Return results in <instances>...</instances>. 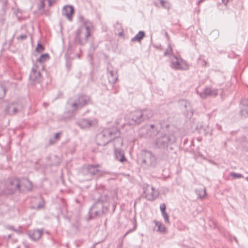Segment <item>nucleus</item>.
<instances>
[{
    "mask_svg": "<svg viewBox=\"0 0 248 248\" xmlns=\"http://www.w3.org/2000/svg\"><path fill=\"white\" fill-rule=\"evenodd\" d=\"M117 194L115 191H106L100 195L99 198L90 208V217L93 218L106 216L109 212L111 204V214H113L116 207V202H114Z\"/></svg>",
    "mask_w": 248,
    "mask_h": 248,
    "instance_id": "nucleus-1",
    "label": "nucleus"
},
{
    "mask_svg": "<svg viewBox=\"0 0 248 248\" xmlns=\"http://www.w3.org/2000/svg\"><path fill=\"white\" fill-rule=\"evenodd\" d=\"M176 137L172 132L161 133L156 138L154 144L156 147L168 155L174 150V145L176 141Z\"/></svg>",
    "mask_w": 248,
    "mask_h": 248,
    "instance_id": "nucleus-2",
    "label": "nucleus"
},
{
    "mask_svg": "<svg viewBox=\"0 0 248 248\" xmlns=\"http://www.w3.org/2000/svg\"><path fill=\"white\" fill-rule=\"evenodd\" d=\"M90 35V26L87 22H84L83 26L78 28L76 31L75 42L81 46L84 45L87 42Z\"/></svg>",
    "mask_w": 248,
    "mask_h": 248,
    "instance_id": "nucleus-3",
    "label": "nucleus"
},
{
    "mask_svg": "<svg viewBox=\"0 0 248 248\" xmlns=\"http://www.w3.org/2000/svg\"><path fill=\"white\" fill-rule=\"evenodd\" d=\"M138 162L142 166L155 167L156 163V158L153 153L146 150H142L138 156Z\"/></svg>",
    "mask_w": 248,
    "mask_h": 248,
    "instance_id": "nucleus-4",
    "label": "nucleus"
},
{
    "mask_svg": "<svg viewBox=\"0 0 248 248\" xmlns=\"http://www.w3.org/2000/svg\"><path fill=\"white\" fill-rule=\"evenodd\" d=\"M113 127L104 129L96 137V142L98 146H105L112 141Z\"/></svg>",
    "mask_w": 248,
    "mask_h": 248,
    "instance_id": "nucleus-5",
    "label": "nucleus"
},
{
    "mask_svg": "<svg viewBox=\"0 0 248 248\" xmlns=\"http://www.w3.org/2000/svg\"><path fill=\"white\" fill-rule=\"evenodd\" d=\"M19 178H9L5 184V192L8 195H14L19 193Z\"/></svg>",
    "mask_w": 248,
    "mask_h": 248,
    "instance_id": "nucleus-6",
    "label": "nucleus"
},
{
    "mask_svg": "<svg viewBox=\"0 0 248 248\" xmlns=\"http://www.w3.org/2000/svg\"><path fill=\"white\" fill-rule=\"evenodd\" d=\"M99 164H88L82 167L81 172L84 176H94L102 175L103 171L99 169Z\"/></svg>",
    "mask_w": 248,
    "mask_h": 248,
    "instance_id": "nucleus-7",
    "label": "nucleus"
},
{
    "mask_svg": "<svg viewBox=\"0 0 248 248\" xmlns=\"http://www.w3.org/2000/svg\"><path fill=\"white\" fill-rule=\"evenodd\" d=\"M143 193L145 195V198L149 201H153L159 195V192L155 190L153 186H150L147 185L144 186L143 187Z\"/></svg>",
    "mask_w": 248,
    "mask_h": 248,
    "instance_id": "nucleus-8",
    "label": "nucleus"
},
{
    "mask_svg": "<svg viewBox=\"0 0 248 248\" xmlns=\"http://www.w3.org/2000/svg\"><path fill=\"white\" fill-rule=\"evenodd\" d=\"M77 123L81 128L88 129L91 127L96 126L98 124V121L95 119L83 118L79 120Z\"/></svg>",
    "mask_w": 248,
    "mask_h": 248,
    "instance_id": "nucleus-9",
    "label": "nucleus"
},
{
    "mask_svg": "<svg viewBox=\"0 0 248 248\" xmlns=\"http://www.w3.org/2000/svg\"><path fill=\"white\" fill-rule=\"evenodd\" d=\"M19 193H27L31 191L32 184L28 179L25 178H19Z\"/></svg>",
    "mask_w": 248,
    "mask_h": 248,
    "instance_id": "nucleus-10",
    "label": "nucleus"
},
{
    "mask_svg": "<svg viewBox=\"0 0 248 248\" xmlns=\"http://www.w3.org/2000/svg\"><path fill=\"white\" fill-rule=\"evenodd\" d=\"M112 134V141H114V149H119L123 145V139L120 137V130L117 127H113Z\"/></svg>",
    "mask_w": 248,
    "mask_h": 248,
    "instance_id": "nucleus-11",
    "label": "nucleus"
},
{
    "mask_svg": "<svg viewBox=\"0 0 248 248\" xmlns=\"http://www.w3.org/2000/svg\"><path fill=\"white\" fill-rule=\"evenodd\" d=\"M107 69L108 71V78L109 83L114 84L118 79V75L116 71L114 70L111 64L108 63Z\"/></svg>",
    "mask_w": 248,
    "mask_h": 248,
    "instance_id": "nucleus-12",
    "label": "nucleus"
},
{
    "mask_svg": "<svg viewBox=\"0 0 248 248\" xmlns=\"http://www.w3.org/2000/svg\"><path fill=\"white\" fill-rule=\"evenodd\" d=\"M141 110H136L130 113L129 119L136 124H139L144 121Z\"/></svg>",
    "mask_w": 248,
    "mask_h": 248,
    "instance_id": "nucleus-13",
    "label": "nucleus"
},
{
    "mask_svg": "<svg viewBox=\"0 0 248 248\" xmlns=\"http://www.w3.org/2000/svg\"><path fill=\"white\" fill-rule=\"evenodd\" d=\"M29 79L34 83H39L42 80L41 74L37 70V66L33 65L30 74Z\"/></svg>",
    "mask_w": 248,
    "mask_h": 248,
    "instance_id": "nucleus-14",
    "label": "nucleus"
},
{
    "mask_svg": "<svg viewBox=\"0 0 248 248\" xmlns=\"http://www.w3.org/2000/svg\"><path fill=\"white\" fill-rule=\"evenodd\" d=\"M183 63H185L184 60L178 58L175 56L173 55L172 58H171L170 67L174 69L181 70L184 69Z\"/></svg>",
    "mask_w": 248,
    "mask_h": 248,
    "instance_id": "nucleus-15",
    "label": "nucleus"
},
{
    "mask_svg": "<svg viewBox=\"0 0 248 248\" xmlns=\"http://www.w3.org/2000/svg\"><path fill=\"white\" fill-rule=\"evenodd\" d=\"M43 234V229H34L28 232L29 237L34 241L38 240L41 237Z\"/></svg>",
    "mask_w": 248,
    "mask_h": 248,
    "instance_id": "nucleus-16",
    "label": "nucleus"
},
{
    "mask_svg": "<svg viewBox=\"0 0 248 248\" xmlns=\"http://www.w3.org/2000/svg\"><path fill=\"white\" fill-rule=\"evenodd\" d=\"M218 94V90L211 88H206L200 93L201 98L204 99L208 96H216Z\"/></svg>",
    "mask_w": 248,
    "mask_h": 248,
    "instance_id": "nucleus-17",
    "label": "nucleus"
},
{
    "mask_svg": "<svg viewBox=\"0 0 248 248\" xmlns=\"http://www.w3.org/2000/svg\"><path fill=\"white\" fill-rule=\"evenodd\" d=\"M240 114L243 118L248 117V98H244L241 100Z\"/></svg>",
    "mask_w": 248,
    "mask_h": 248,
    "instance_id": "nucleus-18",
    "label": "nucleus"
},
{
    "mask_svg": "<svg viewBox=\"0 0 248 248\" xmlns=\"http://www.w3.org/2000/svg\"><path fill=\"white\" fill-rule=\"evenodd\" d=\"M74 13V8L71 5H66L62 8V15L66 16L69 21L72 20Z\"/></svg>",
    "mask_w": 248,
    "mask_h": 248,
    "instance_id": "nucleus-19",
    "label": "nucleus"
},
{
    "mask_svg": "<svg viewBox=\"0 0 248 248\" xmlns=\"http://www.w3.org/2000/svg\"><path fill=\"white\" fill-rule=\"evenodd\" d=\"M90 97L86 95H80L76 99L79 108H82L83 107L88 105L90 102Z\"/></svg>",
    "mask_w": 248,
    "mask_h": 248,
    "instance_id": "nucleus-20",
    "label": "nucleus"
},
{
    "mask_svg": "<svg viewBox=\"0 0 248 248\" xmlns=\"http://www.w3.org/2000/svg\"><path fill=\"white\" fill-rule=\"evenodd\" d=\"M35 199L38 202V204L37 206H31V208L37 210L44 208L45 205V202L43 198L41 196H39L35 197Z\"/></svg>",
    "mask_w": 248,
    "mask_h": 248,
    "instance_id": "nucleus-21",
    "label": "nucleus"
},
{
    "mask_svg": "<svg viewBox=\"0 0 248 248\" xmlns=\"http://www.w3.org/2000/svg\"><path fill=\"white\" fill-rule=\"evenodd\" d=\"M114 155L116 159L121 162L126 160L124 151L120 149H114Z\"/></svg>",
    "mask_w": 248,
    "mask_h": 248,
    "instance_id": "nucleus-22",
    "label": "nucleus"
},
{
    "mask_svg": "<svg viewBox=\"0 0 248 248\" xmlns=\"http://www.w3.org/2000/svg\"><path fill=\"white\" fill-rule=\"evenodd\" d=\"M5 111L9 115H14L17 112V108L15 104L11 103L6 106Z\"/></svg>",
    "mask_w": 248,
    "mask_h": 248,
    "instance_id": "nucleus-23",
    "label": "nucleus"
},
{
    "mask_svg": "<svg viewBox=\"0 0 248 248\" xmlns=\"http://www.w3.org/2000/svg\"><path fill=\"white\" fill-rule=\"evenodd\" d=\"M154 222L155 225V227L154 228V230L162 233H166V228L161 222L154 220Z\"/></svg>",
    "mask_w": 248,
    "mask_h": 248,
    "instance_id": "nucleus-24",
    "label": "nucleus"
},
{
    "mask_svg": "<svg viewBox=\"0 0 248 248\" xmlns=\"http://www.w3.org/2000/svg\"><path fill=\"white\" fill-rule=\"evenodd\" d=\"M159 124L160 128L164 131V133H167L168 131L170 132L168 130L170 127V122L168 119H164L160 121Z\"/></svg>",
    "mask_w": 248,
    "mask_h": 248,
    "instance_id": "nucleus-25",
    "label": "nucleus"
},
{
    "mask_svg": "<svg viewBox=\"0 0 248 248\" xmlns=\"http://www.w3.org/2000/svg\"><path fill=\"white\" fill-rule=\"evenodd\" d=\"M45 1L44 0H40V2L37 4V9L34 12V13L38 15H41L45 14Z\"/></svg>",
    "mask_w": 248,
    "mask_h": 248,
    "instance_id": "nucleus-26",
    "label": "nucleus"
},
{
    "mask_svg": "<svg viewBox=\"0 0 248 248\" xmlns=\"http://www.w3.org/2000/svg\"><path fill=\"white\" fill-rule=\"evenodd\" d=\"M144 121L148 120L153 116V112L152 110L148 108L141 110Z\"/></svg>",
    "mask_w": 248,
    "mask_h": 248,
    "instance_id": "nucleus-27",
    "label": "nucleus"
},
{
    "mask_svg": "<svg viewBox=\"0 0 248 248\" xmlns=\"http://www.w3.org/2000/svg\"><path fill=\"white\" fill-rule=\"evenodd\" d=\"M145 36V32L142 31H139V32L133 38H131V42L137 41L140 42Z\"/></svg>",
    "mask_w": 248,
    "mask_h": 248,
    "instance_id": "nucleus-28",
    "label": "nucleus"
},
{
    "mask_svg": "<svg viewBox=\"0 0 248 248\" xmlns=\"http://www.w3.org/2000/svg\"><path fill=\"white\" fill-rule=\"evenodd\" d=\"M178 102L180 105L181 107H184L187 112L190 110V104L186 100L183 99H179Z\"/></svg>",
    "mask_w": 248,
    "mask_h": 248,
    "instance_id": "nucleus-29",
    "label": "nucleus"
},
{
    "mask_svg": "<svg viewBox=\"0 0 248 248\" xmlns=\"http://www.w3.org/2000/svg\"><path fill=\"white\" fill-rule=\"evenodd\" d=\"M49 59V55L47 53H45L42 54L36 60L37 62L40 63H44L46 60Z\"/></svg>",
    "mask_w": 248,
    "mask_h": 248,
    "instance_id": "nucleus-30",
    "label": "nucleus"
},
{
    "mask_svg": "<svg viewBox=\"0 0 248 248\" xmlns=\"http://www.w3.org/2000/svg\"><path fill=\"white\" fill-rule=\"evenodd\" d=\"M68 104L69 105L70 107L72 109L73 112L76 111L77 110L80 109L76 100L73 103H71L70 101H69L68 102Z\"/></svg>",
    "mask_w": 248,
    "mask_h": 248,
    "instance_id": "nucleus-31",
    "label": "nucleus"
},
{
    "mask_svg": "<svg viewBox=\"0 0 248 248\" xmlns=\"http://www.w3.org/2000/svg\"><path fill=\"white\" fill-rule=\"evenodd\" d=\"M148 131L153 133V134L151 135V136H153L156 135V134L158 133L159 130L156 127H155V125L154 124H151L150 125V127L148 128Z\"/></svg>",
    "mask_w": 248,
    "mask_h": 248,
    "instance_id": "nucleus-32",
    "label": "nucleus"
},
{
    "mask_svg": "<svg viewBox=\"0 0 248 248\" xmlns=\"http://www.w3.org/2000/svg\"><path fill=\"white\" fill-rule=\"evenodd\" d=\"M6 89L5 87L0 83V99H2L6 94Z\"/></svg>",
    "mask_w": 248,
    "mask_h": 248,
    "instance_id": "nucleus-33",
    "label": "nucleus"
},
{
    "mask_svg": "<svg viewBox=\"0 0 248 248\" xmlns=\"http://www.w3.org/2000/svg\"><path fill=\"white\" fill-rule=\"evenodd\" d=\"M164 55L165 56H171L172 57L173 55L172 54V48L171 46L170 45H168V48L166 50V51L164 53Z\"/></svg>",
    "mask_w": 248,
    "mask_h": 248,
    "instance_id": "nucleus-34",
    "label": "nucleus"
},
{
    "mask_svg": "<svg viewBox=\"0 0 248 248\" xmlns=\"http://www.w3.org/2000/svg\"><path fill=\"white\" fill-rule=\"evenodd\" d=\"M45 50L44 46L40 43L38 42L35 48V51L38 53H40Z\"/></svg>",
    "mask_w": 248,
    "mask_h": 248,
    "instance_id": "nucleus-35",
    "label": "nucleus"
},
{
    "mask_svg": "<svg viewBox=\"0 0 248 248\" xmlns=\"http://www.w3.org/2000/svg\"><path fill=\"white\" fill-rule=\"evenodd\" d=\"M230 175L234 179L240 178L243 177V176L240 173H237L234 172H231Z\"/></svg>",
    "mask_w": 248,
    "mask_h": 248,
    "instance_id": "nucleus-36",
    "label": "nucleus"
},
{
    "mask_svg": "<svg viewBox=\"0 0 248 248\" xmlns=\"http://www.w3.org/2000/svg\"><path fill=\"white\" fill-rule=\"evenodd\" d=\"M161 215L164 219L165 222L167 223H170L169 216L166 211L161 213Z\"/></svg>",
    "mask_w": 248,
    "mask_h": 248,
    "instance_id": "nucleus-37",
    "label": "nucleus"
},
{
    "mask_svg": "<svg viewBox=\"0 0 248 248\" xmlns=\"http://www.w3.org/2000/svg\"><path fill=\"white\" fill-rule=\"evenodd\" d=\"M197 193L199 198H202L206 195L205 189L204 188L203 191H198Z\"/></svg>",
    "mask_w": 248,
    "mask_h": 248,
    "instance_id": "nucleus-38",
    "label": "nucleus"
},
{
    "mask_svg": "<svg viewBox=\"0 0 248 248\" xmlns=\"http://www.w3.org/2000/svg\"><path fill=\"white\" fill-rule=\"evenodd\" d=\"M136 228H137V226H136V224H135L132 229H129L124 233V234L123 235V237H125L128 234L134 231L136 229Z\"/></svg>",
    "mask_w": 248,
    "mask_h": 248,
    "instance_id": "nucleus-39",
    "label": "nucleus"
},
{
    "mask_svg": "<svg viewBox=\"0 0 248 248\" xmlns=\"http://www.w3.org/2000/svg\"><path fill=\"white\" fill-rule=\"evenodd\" d=\"M160 211L162 212L166 211V206L165 203H162L160 205Z\"/></svg>",
    "mask_w": 248,
    "mask_h": 248,
    "instance_id": "nucleus-40",
    "label": "nucleus"
},
{
    "mask_svg": "<svg viewBox=\"0 0 248 248\" xmlns=\"http://www.w3.org/2000/svg\"><path fill=\"white\" fill-rule=\"evenodd\" d=\"M45 1H47L48 2V5L49 7H50L52 6V5L55 2L56 0H44Z\"/></svg>",
    "mask_w": 248,
    "mask_h": 248,
    "instance_id": "nucleus-41",
    "label": "nucleus"
},
{
    "mask_svg": "<svg viewBox=\"0 0 248 248\" xmlns=\"http://www.w3.org/2000/svg\"><path fill=\"white\" fill-rule=\"evenodd\" d=\"M27 38V35L25 34H21L18 36H17V39L18 40H25Z\"/></svg>",
    "mask_w": 248,
    "mask_h": 248,
    "instance_id": "nucleus-42",
    "label": "nucleus"
},
{
    "mask_svg": "<svg viewBox=\"0 0 248 248\" xmlns=\"http://www.w3.org/2000/svg\"><path fill=\"white\" fill-rule=\"evenodd\" d=\"M61 134V133H56L54 136L55 139H59L60 138Z\"/></svg>",
    "mask_w": 248,
    "mask_h": 248,
    "instance_id": "nucleus-43",
    "label": "nucleus"
},
{
    "mask_svg": "<svg viewBox=\"0 0 248 248\" xmlns=\"http://www.w3.org/2000/svg\"><path fill=\"white\" fill-rule=\"evenodd\" d=\"M79 20H80V21H83V23H84V18H83V17L82 16H79ZM86 21L87 22V24L88 23H90V22L88 21H85V22H86Z\"/></svg>",
    "mask_w": 248,
    "mask_h": 248,
    "instance_id": "nucleus-44",
    "label": "nucleus"
},
{
    "mask_svg": "<svg viewBox=\"0 0 248 248\" xmlns=\"http://www.w3.org/2000/svg\"><path fill=\"white\" fill-rule=\"evenodd\" d=\"M228 1H229V0H222V3H223L224 5H227V3L228 2Z\"/></svg>",
    "mask_w": 248,
    "mask_h": 248,
    "instance_id": "nucleus-45",
    "label": "nucleus"
},
{
    "mask_svg": "<svg viewBox=\"0 0 248 248\" xmlns=\"http://www.w3.org/2000/svg\"><path fill=\"white\" fill-rule=\"evenodd\" d=\"M165 1L163 0H160V3L162 5L164 6V3H165Z\"/></svg>",
    "mask_w": 248,
    "mask_h": 248,
    "instance_id": "nucleus-46",
    "label": "nucleus"
},
{
    "mask_svg": "<svg viewBox=\"0 0 248 248\" xmlns=\"http://www.w3.org/2000/svg\"><path fill=\"white\" fill-rule=\"evenodd\" d=\"M204 0H199L198 2H197V4L198 5H199L200 3H201Z\"/></svg>",
    "mask_w": 248,
    "mask_h": 248,
    "instance_id": "nucleus-47",
    "label": "nucleus"
},
{
    "mask_svg": "<svg viewBox=\"0 0 248 248\" xmlns=\"http://www.w3.org/2000/svg\"><path fill=\"white\" fill-rule=\"evenodd\" d=\"M10 230H13V231H16L14 229V227H13V226H11V227H10Z\"/></svg>",
    "mask_w": 248,
    "mask_h": 248,
    "instance_id": "nucleus-48",
    "label": "nucleus"
},
{
    "mask_svg": "<svg viewBox=\"0 0 248 248\" xmlns=\"http://www.w3.org/2000/svg\"><path fill=\"white\" fill-rule=\"evenodd\" d=\"M60 162H58L57 163H53L51 164V165H58L59 164Z\"/></svg>",
    "mask_w": 248,
    "mask_h": 248,
    "instance_id": "nucleus-49",
    "label": "nucleus"
},
{
    "mask_svg": "<svg viewBox=\"0 0 248 248\" xmlns=\"http://www.w3.org/2000/svg\"><path fill=\"white\" fill-rule=\"evenodd\" d=\"M67 119H68V118H66V117H64V116H63V118L62 119V120H67Z\"/></svg>",
    "mask_w": 248,
    "mask_h": 248,
    "instance_id": "nucleus-50",
    "label": "nucleus"
},
{
    "mask_svg": "<svg viewBox=\"0 0 248 248\" xmlns=\"http://www.w3.org/2000/svg\"><path fill=\"white\" fill-rule=\"evenodd\" d=\"M165 36H166V37H169V34H168V32H165Z\"/></svg>",
    "mask_w": 248,
    "mask_h": 248,
    "instance_id": "nucleus-51",
    "label": "nucleus"
},
{
    "mask_svg": "<svg viewBox=\"0 0 248 248\" xmlns=\"http://www.w3.org/2000/svg\"><path fill=\"white\" fill-rule=\"evenodd\" d=\"M11 237V234H9V235H8V239H10Z\"/></svg>",
    "mask_w": 248,
    "mask_h": 248,
    "instance_id": "nucleus-52",
    "label": "nucleus"
},
{
    "mask_svg": "<svg viewBox=\"0 0 248 248\" xmlns=\"http://www.w3.org/2000/svg\"><path fill=\"white\" fill-rule=\"evenodd\" d=\"M50 142L51 143H52V139H50Z\"/></svg>",
    "mask_w": 248,
    "mask_h": 248,
    "instance_id": "nucleus-53",
    "label": "nucleus"
},
{
    "mask_svg": "<svg viewBox=\"0 0 248 248\" xmlns=\"http://www.w3.org/2000/svg\"><path fill=\"white\" fill-rule=\"evenodd\" d=\"M246 180L248 181V176L246 178Z\"/></svg>",
    "mask_w": 248,
    "mask_h": 248,
    "instance_id": "nucleus-54",
    "label": "nucleus"
}]
</instances>
